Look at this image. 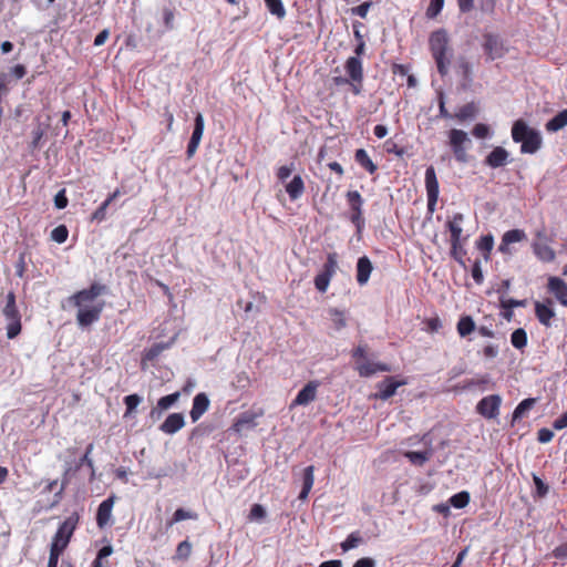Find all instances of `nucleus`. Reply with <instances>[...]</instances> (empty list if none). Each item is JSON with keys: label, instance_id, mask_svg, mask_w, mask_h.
<instances>
[{"label": "nucleus", "instance_id": "f257e3e1", "mask_svg": "<svg viewBox=\"0 0 567 567\" xmlns=\"http://www.w3.org/2000/svg\"><path fill=\"white\" fill-rule=\"evenodd\" d=\"M106 292L107 287L104 284L94 281L87 288L69 297V303L78 308L76 322L81 328L90 327L100 320L105 301L97 298Z\"/></svg>", "mask_w": 567, "mask_h": 567}, {"label": "nucleus", "instance_id": "f03ea898", "mask_svg": "<svg viewBox=\"0 0 567 567\" xmlns=\"http://www.w3.org/2000/svg\"><path fill=\"white\" fill-rule=\"evenodd\" d=\"M429 48L435 61L437 72L441 76H445L449 73V66L453 55L447 31L445 29L433 31L429 38Z\"/></svg>", "mask_w": 567, "mask_h": 567}, {"label": "nucleus", "instance_id": "7ed1b4c3", "mask_svg": "<svg viewBox=\"0 0 567 567\" xmlns=\"http://www.w3.org/2000/svg\"><path fill=\"white\" fill-rule=\"evenodd\" d=\"M512 138L515 143H520V152L524 154H534L542 146L540 134L530 128L523 120H517L512 127Z\"/></svg>", "mask_w": 567, "mask_h": 567}, {"label": "nucleus", "instance_id": "20e7f679", "mask_svg": "<svg viewBox=\"0 0 567 567\" xmlns=\"http://www.w3.org/2000/svg\"><path fill=\"white\" fill-rule=\"evenodd\" d=\"M80 515L74 512L70 516H68L58 527L55 532L51 546L52 548L64 551L79 525Z\"/></svg>", "mask_w": 567, "mask_h": 567}, {"label": "nucleus", "instance_id": "39448f33", "mask_svg": "<svg viewBox=\"0 0 567 567\" xmlns=\"http://www.w3.org/2000/svg\"><path fill=\"white\" fill-rule=\"evenodd\" d=\"M449 145L453 152L454 158L458 163H467V151L472 145V141L467 133L463 130L452 128L449 132Z\"/></svg>", "mask_w": 567, "mask_h": 567}, {"label": "nucleus", "instance_id": "423d86ee", "mask_svg": "<svg viewBox=\"0 0 567 567\" xmlns=\"http://www.w3.org/2000/svg\"><path fill=\"white\" fill-rule=\"evenodd\" d=\"M3 315L9 321L7 326V337L9 339H14L21 332L22 327L21 316L16 303V295L12 291L7 295V302L3 309Z\"/></svg>", "mask_w": 567, "mask_h": 567}, {"label": "nucleus", "instance_id": "0eeeda50", "mask_svg": "<svg viewBox=\"0 0 567 567\" xmlns=\"http://www.w3.org/2000/svg\"><path fill=\"white\" fill-rule=\"evenodd\" d=\"M346 198L349 206V219L354 225L357 233H361L364 227V199L358 190H348Z\"/></svg>", "mask_w": 567, "mask_h": 567}, {"label": "nucleus", "instance_id": "6e6552de", "mask_svg": "<svg viewBox=\"0 0 567 567\" xmlns=\"http://www.w3.org/2000/svg\"><path fill=\"white\" fill-rule=\"evenodd\" d=\"M344 70L348 78L351 80V92L354 95H360L363 87V64L360 58L349 56L344 63Z\"/></svg>", "mask_w": 567, "mask_h": 567}, {"label": "nucleus", "instance_id": "1a4fd4ad", "mask_svg": "<svg viewBox=\"0 0 567 567\" xmlns=\"http://www.w3.org/2000/svg\"><path fill=\"white\" fill-rule=\"evenodd\" d=\"M482 48L487 55V59L491 61L501 59L507 51L502 38L493 32H485L483 34Z\"/></svg>", "mask_w": 567, "mask_h": 567}, {"label": "nucleus", "instance_id": "9d476101", "mask_svg": "<svg viewBox=\"0 0 567 567\" xmlns=\"http://www.w3.org/2000/svg\"><path fill=\"white\" fill-rule=\"evenodd\" d=\"M425 188L427 196V209L433 213L439 199L440 186L436 173L433 166H429L425 171Z\"/></svg>", "mask_w": 567, "mask_h": 567}, {"label": "nucleus", "instance_id": "9b49d317", "mask_svg": "<svg viewBox=\"0 0 567 567\" xmlns=\"http://www.w3.org/2000/svg\"><path fill=\"white\" fill-rule=\"evenodd\" d=\"M502 399L498 394L484 396L476 405V412L485 419H495L499 414Z\"/></svg>", "mask_w": 567, "mask_h": 567}, {"label": "nucleus", "instance_id": "f8f14e48", "mask_svg": "<svg viewBox=\"0 0 567 567\" xmlns=\"http://www.w3.org/2000/svg\"><path fill=\"white\" fill-rule=\"evenodd\" d=\"M498 0H477V9L487 16L495 13ZM461 13H468L475 8V0H456Z\"/></svg>", "mask_w": 567, "mask_h": 567}, {"label": "nucleus", "instance_id": "ddd939ff", "mask_svg": "<svg viewBox=\"0 0 567 567\" xmlns=\"http://www.w3.org/2000/svg\"><path fill=\"white\" fill-rule=\"evenodd\" d=\"M204 127H205L204 116L202 113H197L195 116V120H194V130L192 133V137L188 142L187 151H186L188 158H192L195 155V153L199 146V143L202 141V137H203Z\"/></svg>", "mask_w": 567, "mask_h": 567}, {"label": "nucleus", "instance_id": "4468645a", "mask_svg": "<svg viewBox=\"0 0 567 567\" xmlns=\"http://www.w3.org/2000/svg\"><path fill=\"white\" fill-rule=\"evenodd\" d=\"M535 316L539 323L545 327L551 326V320L556 316L554 310V301L550 298L545 299L544 301H535Z\"/></svg>", "mask_w": 567, "mask_h": 567}, {"label": "nucleus", "instance_id": "2eb2a0df", "mask_svg": "<svg viewBox=\"0 0 567 567\" xmlns=\"http://www.w3.org/2000/svg\"><path fill=\"white\" fill-rule=\"evenodd\" d=\"M320 385L318 380L309 381L297 394V396L291 402V408L299 405H308L317 398V390Z\"/></svg>", "mask_w": 567, "mask_h": 567}, {"label": "nucleus", "instance_id": "dca6fc26", "mask_svg": "<svg viewBox=\"0 0 567 567\" xmlns=\"http://www.w3.org/2000/svg\"><path fill=\"white\" fill-rule=\"evenodd\" d=\"M403 381H395L393 377H386L382 382L378 383V392L374 394L375 399L385 401L393 396L399 386L403 385Z\"/></svg>", "mask_w": 567, "mask_h": 567}, {"label": "nucleus", "instance_id": "f3484780", "mask_svg": "<svg viewBox=\"0 0 567 567\" xmlns=\"http://www.w3.org/2000/svg\"><path fill=\"white\" fill-rule=\"evenodd\" d=\"M526 239V234L523 229H512L506 231L503 237L502 241L498 246V250L504 255H511L512 250L509 246L515 243H519Z\"/></svg>", "mask_w": 567, "mask_h": 567}, {"label": "nucleus", "instance_id": "a211bd4d", "mask_svg": "<svg viewBox=\"0 0 567 567\" xmlns=\"http://www.w3.org/2000/svg\"><path fill=\"white\" fill-rule=\"evenodd\" d=\"M115 499V495H111L99 505L96 524L100 528H104L110 523Z\"/></svg>", "mask_w": 567, "mask_h": 567}, {"label": "nucleus", "instance_id": "6ab92c4d", "mask_svg": "<svg viewBox=\"0 0 567 567\" xmlns=\"http://www.w3.org/2000/svg\"><path fill=\"white\" fill-rule=\"evenodd\" d=\"M509 153L502 146H496L485 157L484 164L491 168L503 167L508 163Z\"/></svg>", "mask_w": 567, "mask_h": 567}, {"label": "nucleus", "instance_id": "aec40b11", "mask_svg": "<svg viewBox=\"0 0 567 567\" xmlns=\"http://www.w3.org/2000/svg\"><path fill=\"white\" fill-rule=\"evenodd\" d=\"M464 221V216L461 213H455L447 221L446 228L451 234L450 243L454 241L456 245L458 241L466 240V238H462V224Z\"/></svg>", "mask_w": 567, "mask_h": 567}, {"label": "nucleus", "instance_id": "412c9836", "mask_svg": "<svg viewBox=\"0 0 567 567\" xmlns=\"http://www.w3.org/2000/svg\"><path fill=\"white\" fill-rule=\"evenodd\" d=\"M261 415V411L259 413L252 411L243 412L235 420L233 430L236 432H241L245 429L255 427L257 425L256 420Z\"/></svg>", "mask_w": 567, "mask_h": 567}, {"label": "nucleus", "instance_id": "4be33fe9", "mask_svg": "<svg viewBox=\"0 0 567 567\" xmlns=\"http://www.w3.org/2000/svg\"><path fill=\"white\" fill-rule=\"evenodd\" d=\"M185 425L184 415L182 413H172L159 425V430L165 434H175Z\"/></svg>", "mask_w": 567, "mask_h": 567}, {"label": "nucleus", "instance_id": "5701e85b", "mask_svg": "<svg viewBox=\"0 0 567 567\" xmlns=\"http://www.w3.org/2000/svg\"><path fill=\"white\" fill-rule=\"evenodd\" d=\"M373 270V266L369 257L362 256L357 261V274L355 279L360 286H364L368 284L371 272Z\"/></svg>", "mask_w": 567, "mask_h": 567}, {"label": "nucleus", "instance_id": "b1692460", "mask_svg": "<svg viewBox=\"0 0 567 567\" xmlns=\"http://www.w3.org/2000/svg\"><path fill=\"white\" fill-rule=\"evenodd\" d=\"M547 288L563 306H567V284L563 279L549 277Z\"/></svg>", "mask_w": 567, "mask_h": 567}, {"label": "nucleus", "instance_id": "393cba45", "mask_svg": "<svg viewBox=\"0 0 567 567\" xmlns=\"http://www.w3.org/2000/svg\"><path fill=\"white\" fill-rule=\"evenodd\" d=\"M209 400L205 393H198L193 400V406L189 412L193 422L198 421L202 415L208 410Z\"/></svg>", "mask_w": 567, "mask_h": 567}, {"label": "nucleus", "instance_id": "a878e982", "mask_svg": "<svg viewBox=\"0 0 567 567\" xmlns=\"http://www.w3.org/2000/svg\"><path fill=\"white\" fill-rule=\"evenodd\" d=\"M315 466L313 465H309L307 466L305 470H303V473H302V488H301V492L299 494V498L300 499H306L313 486V482H315Z\"/></svg>", "mask_w": 567, "mask_h": 567}, {"label": "nucleus", "instance_id": "bb28decb", "mask_svg": "<svg viewBox=\"0 0 567 567\" xmlns=\"http://www.w3.org/2000/svg\"><path fill=\"white\" fill-rule=\"evenodd\" d=\"M123 193L120 188H116L112 194L107 196V198L95 209L92 215V219L102 221L106 218L107 207L111 205L113 200H115Z\"/></svg>", "mask_w": 567, "mask_h": 567}, {"label": "nucleus", "instance_id": "cd10ccee", "mask_svg": "<svg viewBox=\"0 0 567 567\" xmlns=\"http://www.w3.org/2000/svg\"><path fill=\"white\" fill-rule=\"evenodd\" d=\"M286 192L291 200H296L305 192V182L300 175L293 176V178L286 185Z\"/></svg>", "mask_w": 567, "mask_h": 567}, {"label": "nucleus", "instance_id": "c85d7f7f", "mask_svg": "<svg viewBox=\"0 0 567 567\" xmlns=\"http://www.w3.org/2000/svg\"><path fill=\"white\" fill-rule=\"evenodd\" d=\"M328 316L332 323V328L336 331H340L341 329L347 327V319H348L347 311L339 310L337 308H330L328 310Z\"/></svg>", "mask_w": 567, "mask_h": 567}, {"label": "nucleus", "instance_id": "c756f323", "mask_svg": "<svg viewBox=\"0 0 567 567\" xmlns=\"http://www.w3.org/2000/svg\"><path fill=\"white\" fill-rule=\"evenodd\" d=\"M357 370L360 377H370L379 371H389V368L386 364L382 363H373V362H362L357 365Z\"/></svg>", "mask_w": 567, "mask_h": 567}, {"label": "nucleus", "instance_id": "7c9ffc66", "mask_svg": "<svg viewBox=\"0 0 567 567\" xmlns=\"http://www.w3.org/2000/svg\"><path fill=\"white\" fill-rule=\"evenodd\" d=\"M355 162L370 174L378 171V166L373 163L365 150L359 148L354 153Z\"/></svg>", "mask_w": 567, "mask_h": 567}, {"label": "nucleus", "instance_id": "2f4dec72", "mask_svg": "<svg viewBox=\"0 0 567 567\" xmlns=\"http://www.w3.org/2000/svg\"><path fill=\"white\" fill-rule=\"evenodd\" d=\"M460 337L464 338L476 330L475 321L471 316H462L456 324Z\"/></svg>", "mask_w": 567, "mask_h": 567}, {"label": "nucleus", "instance_id": "473e14b6", "mask_svg": "<svg viewBox=\"0 0 567 567\" xmlns=\"http://www.w3.org/2000/svg\"><path fill=\"white\" fill-rule=\"evenodd\" d=\"M567 125V109L558 112L553 118L546 123L548 132H557Z\"/></svg>", "mask_w": 567, "mask_h": 567}, {"label": "nucleus", "instance_id": "72a5a7b5", "mask_svg": "<svg viewBox=\"0 0 567 567\" xmlns=\"http://www.w3.org/2000/svg\"><path fill=\"white\" fill-rule=\"evenodd\" d=\"M476 247L482 251L484 259L487 261L491 258V251L494 247V237L491 234L482 236L476 241Z\"/></svg>", "mask_w": 567, "mask_h": 567}, {"label": "nucleus", "instance_id": "f704fd0d", "mask_svg": "<svg viewBox=\"0 0 567 567\" xmlns=\"http://www.w3.org/2000/svg\"><path fill=\"white\" fill-rule=\"evenodd\" d=\"M534 254L543 261L549 262L555 259V251L546 244L535 243L533 245Z\"/></svg>", "mask_w": 567, "mask_h": 567}, {"label": "nucleus", "instance_id": "c9c22d12", "mask_svg": "<svg viewBox=\"0 0 567 567\" xmlns=\"http://www.w3.org/2000/svg\"><path fill=\"white\" fill-rule=\"evenodd\" d=\"M430 451H408L404 456L414 465L422 466L431 457Z\"/></svg>", "mask_w": 567, "mask_h": 567}, {"label": "nucleus", "instance_id": "e433bc0d", "mask_svg": "<svg viewBox=\"0 0 567 567\" xmlns=\"http://www.w3.org/2000/svg\"><path fill=\"white\" fill-rule=\"evenodd\" d=\"M362 543H363V538H362L360 532L357 530V532H352L351 534H349L348 537L346 538V540L340 544V547L343 553H347L350 549L358 547Z\"/></svg>", "mask_w": 567, "mask_h": 567}, {"label": "nucleus", "instance_id": "4c0bfd02", "mask_svg": "<svg viewBox=\"0 0 567 567\" xmlns=\"http://www.w3.org/2000/svg\"><path fill=\"white\" fill-rule=\"evenodd\" d=\"M499 302H501V307L505 310H507V312L504 313V317L506 319H511L512 317V309L513 308H517V307H524L525 306V300H516V299H513V298H505V297H501L499 298Z\"/></svg>", "mask_w": 567, "mask_h": 567}, {"label": "nucleus", "instance_id": "58836bf2", "mask_svg": "<svg viewBox=\"0 0 567 567\" xmlns=\"http://www.w3.org/2000/svg\"><path fill=\"white\" fill-rule=\"evenodd\" d=\"M113 553L111 545L103 546L92 563L91 567H109V563L105 560Z\"/></svg>", "mask_w": 567, "mask_h": 567}, {"label": "nucleus", "instance_id": "ea45409f", "mask_svg": "<svg viewBox=\"0 0 567 567\" xmlns=\"http://www.w3.org/2000/svg\"><path fill=\"white\" fill-rule=\"evenodd\" d=\"M464 241L465 240L458 241L457 245L454 241H452L450 244H451V257L454 260H456L463 268H466V265L464 261V256L466 255V250L463 247Z\"/></svg>", "mask_w": 567, "mask_h": 567}, {"label": "nucleus", "instance_id": "a19ab883", "mask_svg": "<svg viewBox=\"0 0 567 567\" xmlns=\"http://www.w3.org/2000/svg\"><path fill=\"white\" fill-rule=\"evenodd\" d=\"M268 11L279 20L286 17V9L281 0H265Z\"/></svg>", "mask_w": 567, "mask_h": 567}, {"label": "nucleus", "instance_id": "79ce46f5", "mask_svg": "<svg viewBox=\"0 0 567 567\" xmlns=\"http://www.w3.org/2000/svg\"><path fill=\"white\" fill-rule=\"evenodd\" d=\"M477 113L476 105L471 102L465 105H463L458 112L454 115L458 121L464 122L468 118H473Z\"/></svg>", "mask_w": 567, "mask_h": 567}, {"label": "nucleus", "instance_id": "37998d69", "mask_svg": "<svg viewBox=\"0 0 567 567\" xmlns=\"http://www.w3.org/2000/svg\"><path fill=\"white\" fill-rule=\"evenodd\" d=\"M511 342L514 348L516 349H523L527 344V333L523 328H518L515 331H513L511 336Z\"/></svg>", "mask_w": 567, "mask_h": 567}, {"label": "nucleus", "instance_id": "c03bdc74", "mask_svg": "<svg viewBox=\"0 0 567 567\" xmlns=\"http://www.w3.org/2000/svg\"><path fill=\"white\" fill-rule=\"evenodd\" d=\"M458 73L465 84L470 85L473 82L472 66L468 61L461 59L457 64Z\"/></svg>", "mask_w": 567, "mask_h": 567}, {"label": "nucleus", "instance_id": "a18cd8bd", "mask_svg": "<svg viewBox=\"0 0 567 567\" xmlns=\"http://www.w3.org/2000/svg\"><path fill=\"white\" fill-rule=\"evenodd\" d=\"M338 268V255L337 252H330L327 256V260L323 265L322 274L330 276L331 278L334 276Z\"/></svg>", "mask_w": 567, "mask_h": 567}, {"label": "nucleus", "instance_id": "49530a36", "mask_svg": "<svg viewBox=\"0 0 567 567\" xmlns=\"http://www.w3.org/2000/svg\"><path fill=\"white\" fill-rule=\"evenodd\" d=\"M470 503V493L462 491L450 498V504L455 508H464Z\"/></svg>", "mask_w": 567, "mask_h": 567}, {"label": "nucleus", "instance_id": "de8ad7c7", "mask_svg": "<svg viewBox=\"0 0 567 567\" xmlns=\"http://www.w3.org/2000/svg\"><path fill=\"white\" fill-rule=\"evenodd\" d=\"M185 519H197V514L185 511L184 508H177L173 514L171 520L168 522V526H172L181 520Z\"/></svg>", "mask_w": 567, "mask_h": 567}, {"label": "nucleus", "instance_id": "09e8293b", "mask_svg": "<svg viewBox=\"0 0 567 567\" xmlns=\"http://www.w3.org/2000/svg\"><path fill=\"white\" fill-rule=\"evenodd\" d=\"M69 236V229L65 225H59L51 231V239L58 244L66 241Z\"/></svg>", "mask_w": 567, "mask_h": 567}, {"label": "nucleus", "instance_id": "8fccbe9b", "mask_svg": "<svg viewBox=\"0 0 567 567\" xmlns=\"http://www.w3.org/2000/svg\"><path fill=\"white\" fill-rule=\"evenodd\" d=\"M179 396H181L179 392H174L172 394L162 396L157 401V408L159 410H167V409H169L173 404H175L178 401Z\"/></svg>", "mask_w": 567, "mask_h": 567}, {"label": "nucleus", "instance_id": "3c124183", "mask_svg": "<svg viewBox=\"0 0 567 567\" xmlns=\"http://www.w3.org/2000/svg\"><path fill=\"white\" fill-rule=\"evenodd\" d=\"M94 449V445L91 443L86 446V450H85V453L84 455L80 458L78 465H76V468H80L82 466H87L91 471H92V474H94V463H93V460L91 458V453Z\"/></svg>", "mask_w": 567, "mask_h": 567}, {"label": "nucleus", "instance_id": "603ef678", "mask_svg": "<svg viewBox=\"0 0 567 567\" xmlns=\"http://www.w3.org/2000/svg\"><path fill=\"white\" fill-rule=\"evenodd\" d=\"M142 398L138 394H130L124 398V403L126 406L125 416L132 414L137 405L141 403Z\"/></svg>", "mask_w": 567, "mask_h": 567}, {"label": "nucleus", "instance_id": "864d4df0", "mask_svg": "<svg viewBox=\"0 0 567 567\" xmlns=\"http://www.w3.org/2000/svg\"><path fill=\"white\" fill-rule=\"evenodd\" d=\"M443 6H444V0H431L429 7L426 9V12H425L426 18H429V19L436 18L440 14V12L442 11Z\"/></svg>", "mask_w": 567, "mask_h": 567}, {"label": "nucleus", "instance_id": "5fc2aeb1", "mask_svg": "<svg viewBox=\"0 0 567 567\" xmlns=\"http://www.w3.org/2000/svg\"><path fill=\"white\" fill-rule=\"evenodd\" d=\"M535 402L536 400L532 398L523 400L514 410V419L522 417L526 411L533 408Z\"/></svg>", "mask_w": 567, "mask_h": 567}, {"label": "nucleus", "instance_id": "6e6d98bb", "mask_svg": "<svg viewBox=\"0 0 567 567\" xmlns=\"http://www.w3.org/2000/svg\"><path fill=\"white\" fill-rule=\"evenodd\" d=\"M330 281H331L330 276L319 272L315 277V287L317 288L318 291L326 292L329 287Z\"/></svg>", "mask_w": 567, "mask_h": 567}, {"label": "nucleus", "instance_id": "4d7b16f0", "mask_svg": "<svg viewBox=\"0 0 567 567\" xmlns=\"http://www.w3.org/2000/svg\"><path fill=\"white\" fill-rule=\"evenodd\" d=\"M533 482L538 497H545L548 494L549 486L537 475H533Z\"/></svg>", "mask_w": 567, "mask_h": 567}, {"label": "nucleus", "instance_id": "13d9d810", "mask_svg": "<svg viewBox=\"0 0 567 567\" xmlns=\"http://www.w3.org/2000/svg\"><path fill=\"white\" fill-rule=\"evenodd\" d=\"M192 551V545L188 540H183L176 548V556L182 559H187Z\"/></svg>", "mask_w": 567, "mask_h": 567}, {"label": "nucleus", "instance_id": "bf43d9fd", "mask_svg": "<svg viewBox=\"0 0 567 567\" xmlns=\"http://www.w3.org/2000/svg\"><path fill=\"white\" fill-rule=\"evenodd\" d=\"M266 517V509L260 504H254L250 508L249 519L261 520Z\"/></svg>", "mask_w": 567, "mask_h": 567}, {"label": "nucleus", "instance_id": "052dcab7", "mask_svg": "<svg viewBox=\"0 0 567 567\" xmlns=\"http://www.w3.org/2000/svg\"><path fill=\"white\" fill-rule=\"evenodd\" d=\"M167 346L163 344V343H156V344L152 346L150 349L146 350L145 359L148 360V361H153L154 359H156L161 354V352Z\"/></svg>", "mask_w": 567, "mask_h": 567}, {"label": "nucleus", "instance_id": "680f3d73", "mask_svg": "<svg viewBox=\"0 0 567 567\" xmlns=\"http://www.w3.org/2000/svg\"><path fill=\"white\" fill-rule=\"evenodd\" d=\"M472 277L477 285L483 284L484 276L481 267V261L476 259L472 266Z\"/></svg>", "mask_w": 567, "mask_h": 567}, {"label": "nucleus", "instance_id": "e2e57ef3", "mask_svg": "<svg viewBox=\"0 0 567 567\" xmlns=\"http://www.w3.org/2000/svg\"><path fill=\"white\" fill-rule=\"evenodd\" d=\"M424 323L426 326V331L431 333L437 332L442 328V321L437 316L426 319Z\"/></svg>", "mask_w": 567, "mask_h": 567}, {"label": "nucleus", "instance_id": "0e129e2a", "mask_svg": "<svg viewBox=\"0 0 567 567\" xmlns=\"http://www.w3.org/2000/svg\"><path fill=\"white\" fill-rule=\"evenodd\" d=\"M472 134L477 138H486L489 134V127L486 124L478 123L473 127Z\"/></svg>", "mask_w": 567, "mask_h": 567}, {"label": "nucleus", "instance_id": "69168bd1", "mask_svg": "<svg viewBox=\"0 0 567 567\" xmlns=\"http://www.w3.org/2000/svg\"><path fill=\"white\" fill-rule=\"evenodd\" d=\"M68 203L69 199L66 197L65 189L63 188L54 196V205L58 209H63L68 206Z\"/></svg>", "mask_w": 567, "mask_h": 567}, {"label": "nucleus", "instance_id": "338daca9", "mask_svg": "<svg viewBox=\"0 0 567 567\" xmlns=\"http://www.w3.org/2000/svg\"><path fill=\"white\" fill-rule=\"evenodd\" d=\"M44 130L42 128L41 124H38V126L32 132L31 148L35 150L39 147L40 141L42 140Z\"/></svg>", "mask_w": 567, "mask_h": 567}, {"label": "nucleus", "instance_id": "774afa93", "mask_svg": "<svg viewBox=\"0 0 567 567\" xmlns=\"http://www.w3.org/2000/svg\"><path fill=\"white\" fill-rule=\"evenodd\" d=\"M293 168H295L293 164L280 166L277 169V178L280 182H285L291 175Z\"/></svg>", "mask_w": 567, "mask_h": 567}]
</instances>
